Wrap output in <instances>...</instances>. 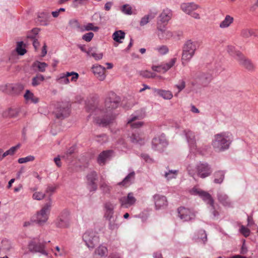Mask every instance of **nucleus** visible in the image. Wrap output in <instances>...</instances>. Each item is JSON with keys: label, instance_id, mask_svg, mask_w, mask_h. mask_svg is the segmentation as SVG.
Instances as JSON below:
<instances>
[{"label": "nucleus", "instance_id": "obj_1", "mask_svg": "<svg viewBox=\"0 0 258 258\" xmlns=\"http://www.w3.org/2000/svg\"><path fill=\"white\" fill-rule=\"evenodd\" d=\"M121 99L114 92H110L105 101V110H101L96 107L94 102H86V109L88 112L94 113V121L96 124L103 126H107L113 121L115 114L113 110L117 108Z\"/></svg>", "mask_w": 258, "mask_h": 258}, {"label": "nucleus", "instance_id": "obj_2", "mask_svg": "<svg viewBox=\"0 0 258 258\" xmlns=\"http://www.w3.org/2000/svg\"><path fill=\"white\" fill-rule=\"evenodd\" d=\"M232 141L231 135L229 133L223 132L214 136L212 145L216 152H223L229 148Z\"/></svg>", "mask_w": 258, "mask_h": 258}, {"label": "nucleus", "instance_id": "obj_3", "mask_svg": "<svg viewBox=\"0 0 258 258\" xmlns=\"http://www.w3.org/2000/svg\"><path fill=\"white\" fill-rule=\"evenodd\" d=\"M71 106V104L68 101L57 102L55 105L53 113L56 118L63 119L69 116Z\"/></svg>", "mask_w": 258, "mask_h": 258}, {"label": "nucleus", "instance_id": "obj_4", "mask_svg": "<svg viewBox=\"0 0 258 258\" xmlns=\"http://www.w3.org/2000/svg\"><path fill=\"white\" fill-rule=\"evenodd\" d=\"M51 203H46L42 209L33 216L32 220L39 226L43 225L48 219Z\"/></svg>", "mask_w": 258, "mask_h": 258}, {"label": "nucleus", "instance_id": "obj_5", "mask_svg": "<svg viewBox=\"0 0 258 258\" xmlns=\"http://www.w3.org/2000/svg\"><path fill=\"white\" fill-rule=\"evenodd\" d=\"M235 59L241 67L248 72H252L255 71L256 67L251 59L245 56L241 52H236Z\"/></svg>", "mask_w": 258, "mask_h": 258}, {"label": "nucleus", "instance_id": "obj_6", "mask_svg": "<svg viewBox=\"0 0 258 258\" xmlns=\"http://www.w3.org/2000/svg\"><path fill=\"white\" fill-rule=\"evenodd\" d=\"M196 45L191 40L187 41L184 44L182 55V63L185 66L195 54Z\"/></svg>", "mask_w": 258, "mask_h": 258}, {"label": "nucleus", "instance_id": "obj_7", "mask_svg": "<svg viewBox=\"0 0 258 258\" xmlns=\"http://www.w3.org/2000/svg\"><path fill=\"white\" fill-rule=\"evenodd\" d=\"M146 116V111L145 108H141L136 111L131 116V118L128 121V123L131 124L133 128H140L144 124L143 121H138L133 122L136 120H140L144 118Z\"/></svg>", "mask_w": 258, "mask_h": 258}, {"label": "nucleus", "instance_id": "obj_8", "mask_svg": "<svg viewBox=\"0 0 258 258\" xmlns=\"http://www.w3.org/2000/svg\"><path fill=\"white\" fill-rule=\"evenodd\" d=\"M24 87L20 83L7 84L5 86H1L0 89L12 95H17L23 90Z\"/></svg>", "mask_w": 258, "mask_h": 258}, {"label": "nucleus", "instance_id": "obj_9", "mask_svg": "<svg viewBox=\"0 0 258 258\" xmlns=\"http://www.w3.org/2000/svg\"><path fill=\"white\" fill-rule=\"evenodd\" d=\"M82 237L86 245L89 248H93L99 242V237L92 231H86Z\"/></svg>", "mask_w": 258, "mask_h": 258}, {"label": "nucleus", "instance_id": "obj_10", "mask_svg": "<svg viewBox=\"0 0 258 258\" xmlns=\"http://www.w3.org/2000/svg\"><path fill=\"white\" fill-rule=\"evenodd\" d=\"M45 243H41L34 239L29 243L28 248L31 252H39L42 254L47 255L48 253L45 250Z\"/></svg>", "mask_w": 258, "mask_h": 258}, {"label": "nucleus", "instance_id": "obj_11", "mask_svg": "<svg viewBox=\"0 0 258 258\" xmlns=\"http://www.w3.org/2000/svg\"><path fill=\"white\" fill-rule=\"evenodd\" d=\"M156 35L159 40H168L173 36V32L168 29L165 25H157Z\"/></svg>", "mask_w": 258, "mask_h": 258}, {"label": "nucleus", "instance_id": "obj_12", "mask_svg": "<svg viewBox=\"0 0 258 258\" xmlns=\"http://www.w3.org/2000/svg\"><path fill=\"white\" fill-rule=\"evenodd\" d=\"M167 145V141L164 136L155 137L152 141V149L159 152L163 151Z\"/></svg>", "mask_w": 258, "mask_h": 258}, {"label": "nucleus", "instance_id": "obj_13", "mask_svg": "<svg viewBox=\"0 0 258 258\" xmlns=\"http://www.w3.org/2000/svg\"><path fill=\"white\" fill-rule=\"evenodd\" d=\"M196 168L198 175L202 178L210 176L212 172L211 167L207 163L200 162Z\"/></svg>", "mask_w": 258, "mask_h": 258}, {"label": "nucleus", "instance_id": "obj_14", "mask_svg": "<svg viewBox=\"0 0 258 258\" xmlns=\"http://www.w3.org/2000/svg\"><path fill=\"white\" fill-rule=\"evenodd\" d=\"M172 12L169 9H164L158 17L157 25L163 24L166 25L172 17Z\"/></svg>", "mask_w": 258, "mask_h": 258}, {"label": "nucleus", "instance_id": "obj_15", "mask_svg": "<svg viewBox=\"0 0 258 258\" xmlns=\"http://www.w3.org/2000/svg\"><path fill=\"white\" fill-rule=\"evenodd\" d=\"M68 216V212L67 211H63L56 220L55 224L56 226L59 228L69 227L70 222Z\"/></svg>", "mask_w": 258, "mask_h": 258}, {"label": "nucleus", "instance_id": "obj_16", "mask_svg": "<svg viewBox=\"0 0 258 258\" xmlns=\"http://www.w3.org/2000/svg\"><path fill=\"white\" fill-rule=\"evenodd\" d=\"M179 217L184 221H187L194 219L195 215L188 209L184 207H179L178 209Z\"/></svg>", "mask_w": 258, "mask_h": 258}, {"label": "nucleus", "instance_id": "obj_17", "mask_svg": "<svg viewBox=\"0 0 258 258\" xmlns=\"http://www.w3.org/2000/svg\"><path fill=\"white\" fill-rule=\"evenodd\" d=\"M119 201L121 207L127 208L135 204L136 199L134 197L133 193L130 192L126 197L120 198Z\"/></svg>", "mask_w": 258, "mask_h": 258}, {"label": "nucleus", "instance_id": "obj_18", "mask_svg": "<svg viewBox=\"0 0 258 258\" xmlns=\"http://www.w3.org/2000/svg\"><path fill=\"white\" fill-rule=\"evenodd\" d=\"M183 133L190 148L191 150H196L197 149V145L195 133L189 130H184Z\"/></svg>", "mask_w": 258, "mask_h": 258}, {"label": "nucleus", "instance_id": "obj_19", "mask_svg": "<svg viewBox=\"0 0 258 258\" xmlns=\"http://www.w3.org/2000/svg\"><path fill=\"white\" fill-rule=\"evenodd\" d=\"M87 183L90 186V191H95L97 189L96 181L98 180V175L95 171H92L87 175Z\"/></svg>", "mask_w": 258, "mask_h": 258}, {"label": "nucleus", "instance_id": "obj_20", "mask_svg": "<svg viewBox=\"0 0 258 258\" xmlns=\"http://www.w3.org/2000/svg\"><path fill=\"white\" fill-rule=\"evenodd\" d=\"M153 198L156 210L164 209L167 207V201L165 196L157 194L154 196Z\"/></svg>", "mask_w": 258, "mask_h": 258}, {"label": "nucleus", "instance_id": "obj_21", "mask_svg": "<svg viewBox=\"0 0 258 258\" xmlns=\"http://www.w3.org/2000/svg\"><path fill=\"white\" fill-rule=\"evenodd\" d=\"M199 8L200 6L194 2L183 3L180 5L182 11L188 15Z\"/></svg>", "mask_w": 258, "mask_h": 258}, {"label": "nucleus", "instance_id": "obj_22", "mask_svg": "<svg viewBox=\"0 0 258 258\" xmlns=\"http://www.w3.org/2000/svg\"><path fill=\"white\" fill-rule=\"evenodd\" d=\"M176 61V58H172L168 63L158 66H154L152 67V70L154 71L159 72H165L172 67Z\"/></svg>", "mask_w": 258, "mask_h": 258}, {"label": "nucleus", "instance_id": "obj_23", "mask_svg": "<svg viewBox=\"0 0 258 258\" xmlns=\"http://www.w3.org/2000/svg\"><path fill=\"white\" fill-rule=\"evenodd\" d=\"M193 192L196 194L199 195L203 200L209 204L211 207H213L214 200L212 198L211 196L207 192L200 190L196 188L193 189Z\"/></svg>", "mask_w": 258, "mask_h": 258}, {"label": "nucleus", "instance_id": "obj_24", "mask_svg": "<svg viewBox=\"0 0 258 258\" xmlns=\"http://www.w3.org/2000/svg\"><path fill=\"white\" fill-rule=\"evenodd\" d=\"M217 199L218 201L225 207H230L232 206L231 202L228 196L223 192H218L217 194Z\"/></svg>", "mask_w": 258, "mask_h": 258}, {"label": "nucleus", "instance_id": "obj_25", "mask_svg": "<svg viewBox=\"0 0 258 258\" xmlns=\"http://www.w3.org/2000/svg\"><path fill=\"white\" fill-rule=\"evenodd\" d=\"M153 90L155 95L161 97L164 99L170 100L173 97L172 92L169 90L156 88L153 89Z\"/></svg>", "mask_w": 258, "mask_h": 258}, {"label": "nucleus", "instance_id": "obj_26", "mask_svg": "<svg viewBox=\"0 0 258 258\" xmlns=\"http://www.w3.org/2000/svg\"><path fill=\"white\" fill-rule=\"evenodd\" d=\"M157 15V12L155 11H150L149 13L143 17L140 21V25L144 26L147 25L150 20L154 19Z\"/></svg>", "mask_w": 258, "mask_h": 258}, {"label": "nucleus", "instance_id": "obj_27", "mask_svg": "<svg viewBox=\"0 0 258 258\" xmlns=\"http://www.w3.org/2000/svg\"><path fill=\"white\" fill-rule=\"evenodd\" d=\"M104 207L105 209V217L106 218H113L115 205L110 202H106Z\"/></svg>", "mask_w": 258, "mask_h": 258}, {"label": "nucleus", "instance_id": "obj_28", "mask_svg": "<svg viewBox=\"0 0 258 258\" xmlns=\"http://www.w3.org/2000/svg\"><path fill=\"white\" fill-rule=\"evenodd\" d=\"M69 77H72V81L76 80L79 78V74L77 73L74 72L62 73L60 75L59 79H62L63 81H69Z\"/></svg>", "mask_w": 258, "mask_h": 258}, {"label": "nucleus", "instance_id": "obj_29", "mask_svg": "<svg viewBox=\"0 0 258 258\" xmlns=\"http://www.w3.org/2000/svg\"><path fill=\"white\" fill-rule=\"evenodd\" d=\"M94 75L97 77H102L104 75L105 68L101 65H94L92 68Z\"/></svg>", "mask_w": 258, "mask_h": 258}, {"label": "nucleus", "instance_id": "obj_30", "mask_svg": "<svg viewBox=\"0 0 258 258\" xmlns=\"http://www.w3.org/2000/svg\"><path fill=\"white\" fill-rule=\"evenodd\" d=\"M112 154L111 151H105L101 153L98 157V162L99 164H104L106 160L108 159Z\"/></svg>", "mask_w": 258, "mask_h": 258}, {"label": "nucleus", "instance_id": "obj_31", "mask_svg": "<svg viewBox=\"0 0 258 258\" xmlns=\"http://www.w3.org/2000/svg\"><path fill=\"white\" fill-rule=\"evenodd\" d=\"M234 19L230 15H226L224 19L220 23L219 27L221 29L228 28L233 22Z\"/></svg>", "mask_w": 258, "mask_h": 258}, {"label": "nucleus", "instance_id": "obj_32", "mask_svg": "<svg viewBox=\"0 0 258 258\" xmlns=\"http://www.w3.org/2000/svg\"><path fill=\"white\" fill-rule=\"evenodd\" d=\"M212 75L208 72H199L197 73L195 77V79L199 80L201 81L212 80Z\"/></svg>", "mask_w": 258, "mask_h": 258}, {"label": "nucleus", "instance_id": "obj_33", "mask_svg": "<svg viewBox=\"0 0 258 258\" xmlns=\"http://www.w3.org/2000/svg\"><path fill=\"white\" fill-rule=\"evenodd\" d=\"M124 37L125 33L122 30L116 31L112 34L113 39L118 43H122V40L124 39Z\"/></svg>", "mask_w": 258, "mask_h": 258}, {"label": "nucleus", "instance_id": "obj_34", "mask_svg": "<svg viewBox=\"0 0 258 258\" xmlns=\"http://www.w3.org/2000/svg\"><path fill=\"white\" fill-rule=\"evenodd\" d=\"M19 111L16 108H9L3 113V116L4 117H15L18 114Z\"/></svg>", "mask_w": 258, "mask_h": 258}, {"label": "nucleus", "instance_id": "obj_35", "mask_svg": "<svg viewBox=\"0 0 258 258\" xmlns=\"http://www.w3.org/2000/svg\"><path fill=\"white\" fill-rule=\"evenodd\" d=\"M135 172L133 171L130 173L123 180L118 183L120 185L126 186L129 184L131 181L135 178Z\"/></svg>", "mask_w": 258, "mask_h": 258}, {"label": "nucleus", "instance_id": "obj_36", "mask_svg": "<svg viewBox=\"0 0 258 258\" xmlns=\"http://www.w3.org/2000/svg\"><path fill=\"white\" fill-rule=\"evenodd\" d=\"M108 250L106 246L100 245L95 250V255L100 257L106 256L107 255Z\"/></svg>", "mask_w": 258, "mask_h": 258}, {"label": "nucleus", "instance_id": "obj_37", "mask_svg": "<svg viewBox=\"0 0 258 258\" xmlns=\"http://www.w3.org/2000/svg\"><path fill=\"white\" fill-rule=\"evenodd\" d=\"M24 97L26 100H31V102L34 103H37L39 101V98L35 96L29 90H26Z\"/></svg>", "mask_w": 258, "mask_h": 258}, {"label": "nucleus", "instance_id": "obj_38", "mask_svg": "<svg viewBox=\"0 0 258 258\" xmlns=\"http://www.w3.org/2000/svg\"><path fill=\"white\" fill-rule=\"evenodd\" d=\"M224 172L222 171H219L214 173V182L217 184L221 183L224 178Z\"/></svg>", "mask_w": 258, "mask_h": 258}, {"label": "nucleus", "instance_id": "obj_39", "mask_svg": "<svg viewBox=\"0 0 258 258\" xmlns=\"http://www.w3.org/2000/svg\"><path fill=\"white\" fill-rule=\"evenodd\" d=\"M99 30V27L97 26H94L93 24L92 23H88L85 25L82 26V28H81V31L84 32L85 31H90L92 30L94 32H97Z\"/></svg>", "mask_w": 258, "mask_h": 258}, {"label": "nucleus", "instance_id": "obj_40", "mask_svg": "<svg viewBox=\"0 0 258 258\" xmlns=\"http://www.w3.org/2000/svg\"><path fill=\"white\" fill-rule=\"evenodd\" d=\"M33 67L37 68L40 72H44L48 67V64L44 62L35 61L33 64Z\"/></svg>", "mask_w": 258, "mask_h": 258}, {"label": "nucleus", "instance_id": "obj_41", "mask_svg": "<svg viewBox=\"0 0 258 258\" xmlns=\"http://www.w3.org/2000/svg\"><path fill=\"white\" fill-rule=\"evenodd\" d=\"M87 53L89 55H91L96 60H101L103 56V53H96L95 52H92V48H91L87 52Z\"/></svg>", "mask_w": 258, "mask_h": 258}, {"label": "nucleus", "instance_id": "obj_42", "mask_svg": "<svg viewBox=\"0 0 258 258\" xmlns=\"http://www.w3.org/2000/svg\"><path fill=\"white\" fill-rule=\"evenodd\" d=\"M241 35L244 38H249L251 36H255L253 30L244 29L241 31Z\"/></svg>", "mask_w": 258, "mask_h": 258}, {"label": "nucleus", "instance_id": "obj_43", "mask_svg": "<svg viewBox=\"0 0 258 258\" xmlns=\"http://www.w3.org/2000/svg\"><path fill=\"white\" fill-rule=\"evenodd\" d=\"M20 144H18L15 146L11 147L9 150L6 151L3 153V157H5L8 155H14L16 151L20 148Z\"/></svg>", "mask_w": 258, "mask_h": 258}, {"label": "nucleus", "instance_id": "obj_44", "mask_svg": "<svg viewBox=\"0 0 258 258\" xmlns=\"http://www.w3.org/2000/svg\"><path fill=\"white\" fill-rule=\"evenodd\" d=\"M109 221V228L111 230H114L118 228V224L116 223V218H106Z\"/></svg>", "mask_w": 258, "mask_h": 258}, {"label": "nucleus", "instance_id": "obj_45", "mask_svg": "<svg viewBox=\"0 0 258 258\" xmlns=\"http://www.w3.org/2000/svg\"><path fill=\"white\" fill-rule=\"evenodd\" d=\"M178 173L177 170H170L168 172H165L164 176L168 179L175 178Z\"/></svg>", "mask_w": 258, "mask_h": 258}, {"label": "nucleus", "instance_id": "obj_46", "mask_svg": "<svg viewBox=\"0 0 258 258\" xmlns=\"http://www.w3.org/2000/svg\"><path fill=\"white\" fill-rule=\"evenodd\" d=\"M130 140L133 143H139L142 144L143 140L142 138L138 135L135 134H133L130 137Z\"/></svg>", "mask_w": 258, "mask_h": 258}, {"label": "nucleus", "instance_id": "obj_47", "mask_svg": "<svg viewBox=\"0 0 258 258\" xmlns=\"http://www.w3.org/2000/svg\"><path fill=\"white\" fill-rule=\"evenodd\" d=\"M23 42L22 41L19 42L16 47L18 53L21 55H24L26 52L25 48L23 47Z\"/></svg>", "mask_w": 258, "mask_h": 258}, {"label": "nucleus", "instance_id": "obj_48", "mask_svg": "<svg viewBox=\"0 0 258 258\" xmlns=\"http://www.w3.org/2000/svg\"><path fill=\"white\" fill-rule=\"evenodd\" d=\"M56 188V186L48 185L45 190V192L49 194V202H50L51 203V199L50 197L52 195V194L55 192Z\"/></svg>", "mask_w": 258, "mask_h": 258}, {"label": "nucleus", "instance_id": "obj_49", "mask_svg": "<svg viewBox=\"0 0 258 258\" xmlns=\"http://www.w3.org/2000/svg\"><path fill=\"white\" fill-rule=\"evenodd\" d=\"M156 51L160 54L164 55L168 53L169 49L166 45H161L156 48Z\"/></svg>", "mask_w": 258, "mask_h": 258}, {"label": "nucleus", "instance_id": "obj_50", "mask_svg": "<svg viewBox=\"0 0 258 258\" xmlns=\"http://www.w3.org/2000/svg\"><path fill=\"white\" fill-rule=\"evenodd\" d=\"M69 25L72 28L78 29L79 31H81L82 26L80 25L78 20L75 19L71 20L69 21Z\"/></svg>", "mask_w": 258, "mask_h": 258}, {"label": "nucleus", "instance_id": "obj_51", "mask_svg": "<svg viewBox=\"0 0 258 258\" xmlns=\"http://www.w3.org/2000/svg\"><path fill=\"white\" fill-rule=\"evenodd\" d=\"M121 11L125 15H131L133 14L132 7L127 4L122 7Z\"/></svg>", "mask_w": 258, "mask_h": 258}, {"label": "nucleus", "instance_id": "obj_52", "mask_svg": "<svg viewBox=\"0 0 258 258\" xmlns=\"http://www.w3.org/2000/svg\"><path fill=\"white\" fill-rule=\"evenodd\" d=\"M35 159L33 156L30 155L24 158H21L18 159V162L20 164L25 163L27 162L32 161Z\"/></svg>", "mask_w": 258, "mask_h": 258}, {"label": "nucleus", "instance_id": "obj_53", "mask_svg": "<svg viewBox=\"0 0 258 258\" xmlns=\"http://www.w3.org/2000/svg\"><path fill=\"white\" fill-rule=\"evenodd\" d=\"M45 197V194L41 192H35L33 194L32 198L34 200H41Z\"/></svg>", "mask_w": 258, "mask_h": 258}, {"label": "nucleus", "instance_id": "obj_54", "mask_svg": "<svg viewBox=\"0 0 258 258\" xmlns=\"http://www.w3.org/2000/svg\"><path fill=\"white\" fill-rule=\"evenodd\" d=\"M240 233L245 237L249 236L250 231L248 228H246L245 226L242 225L240 229Z\"/></svg>", "mask_w": 258, "mask_h": 258}, {"label": "nucleus", "instance_id": "obj_55", "mask_svg": "<svg viewBox=\"0 0 258 258\" xmlns=\"http://www.w3.org/2000/svg\"><path fill=\"white\" fill-rule=\"evenodd\" d=\"M28 38H30L32 39L33 42V45L35 48V50H37L39 46V41L35 39V37L33 35H29L27 36Z\"/></svg>", "mask_w": 258, "mask_h": 258}, {"label": "nucleus", "instance_id": "obj_56", "mask_svg": "<svg viewBox=\"0 0 258 258\" xmlns=\"http://www.w3.org/2000/svg\"><path fill=\"white\" fill-rule=\"evenodd\" d=\"M94 34L92 32L87 33L82 36V39L86 42H90L93 38Z\"/></svg>", "mask_w": 258, "mask_h": 258}, {"label": "nucleus", "instance_id": "obj_57", "mask_svg": "<svg viewBox=\"0 0 258 258\" xmlns=\"http://www.w3.org/2000/svg\"><path fill=\"white\" fill-rule=\"evenodd\" d=\"M96 141L101 144H102L107 141V137L105 134L97 135L96 136Z\"/></svg>", "mask_w": 258, "mask_h": 258}, {"label": "nucleus", "instance_id": "obj_58", "mask_svg": "<svg viewBox=\"0 0 258 258\" xmlns=\"http://www.w3.org/2000/svg\"><path fill=\"white\" fill-rule=\"evenodd\" d=\"M101 189L105 193L108 192L110 190V187L105 182H103L100 184Z\"/></svg>", "mask_w": 258, "mask_h": 258}, {"label": "nucleus", "instance_id": "obj_59", "mask_svg": "<svg viewBox=\"0 0 258 258\" xmlns=\"http://www.w3.org/2000/svg\"><path fill=\"white\" fill-rule=\"evenodd\" d=\"M88 2V0H74L73 5L77 7L80 5H85Z\"/></svg>", "mask_w": 258, "mask_h": 258}, {"label": "nucleus", "instance_id": "obj_60", "mask_svg": "<svg viewBox=\"0 0 258 258\" xmlns=\"http://www.w3.org/2000/svg\"><path fill=\"white\" fill-rule=\"evenodd\" d=\"M211 213L213 214V218L217 219L219 215V212L215 210L214 206L211 207Z\"/></svg>", "mask_w": 258, "mask_h": 258}, {"label": "nucleus", "instance_id": "obj_61", "mask_svg": "<svg viewBox=\"0 0 258 258\" xmlns=\"http://www.w3.org/2000/svg\"><path fill=\"white\" fill-rule=\"evenodd\" d=\"M247 252V248L245 244V240H244L240 250V253L242 254H245Z\"/></svg>", "mask_w": 258, "mask_h": 258}, {"label": "nucleus", "instance_id": "obj_62", "mask_svg": "<svg viewBox=\"0 0 258 258\" xmlns=\"http://www.w3.org/2000/svg\"><path fill=\"white\" fill-rule=\"evenodd\" d=\"M189 15H190L192 18L197 20H199L201 19L200 15L198 13L194 12V11L191 12V14H189Z\"/></svg>", "mask_w": 258, "mask_h": 258}, {"label": "nucleus", "instance_id": "obj_63", "mask_svg": "<svg viewBox=\"0 0 258 258\" xmlns=\"http://www.w3.org/2000/svg\"><path fill=\"white\" fill-rule=\"evenodd\" d=\"M74 151H75V148L73 147H72L70 149H69L66 152V155L67 156V157H68L69 156H71L72 154H73L74 153Z\"/></svg>", "mask_w": 258, "mask_h": 258}, {"label": "nucleus", "instance_id": "obj_64", "mask_svg": "<svg viewBox=\"0 0 258 258\" xmlns=\"http://www.w3.org/2000/svg\"><path fill=\"white\" fill-rule=\"evenodd\" d=\"M112 6V3L111 2H107L104 6V9L106 11H109Z\"/></svg>", "mask_w": 258, "mask_h": 258}]
</instances>
